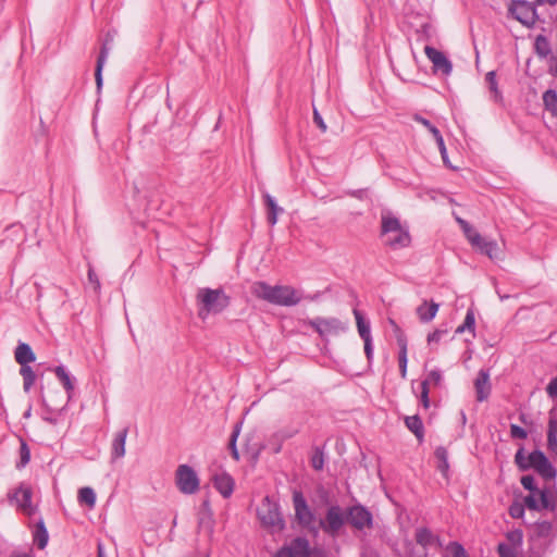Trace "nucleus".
Wrapping results in <instances>:
<instances>
[{"mask_svg":"<svg viewBox=\"0 0 557 557\" xmlns=\"http://www.w3.org/2000/svg\"><path fill=\"white\" fill-rule=\"evenodd\" d=\"M128 434V428L119 431L111 444V458L113 460L122 458L125 455V442Z\"/></svg>","mask_w":557,"mask_h":557,"instance_id":"22","label":"nucleus"},{"mask_svg":"<svg viewBox=\"0 0 557 557\" xmlns=\"http://www.w3.org/2000/svg\"><path fill=\"white\" fill-rule=\"evenodd\" d=\"M543 103L545 110L550 112V114L557 117V91L554 89H548L543 94Z\"/></svg>","mask_w":557,"mask_h":557,"instance_id":"33","label":"nucleus"},{"mask_svg":"<svg viewBox=\"0 0 557 557\" xmlns=\"http://www.w3.org/2000/svg\"><path fill=\"white\" fill-rule=\"evenodd\" d=\"M215 520L213 515H198L197 529L203 532L210 542L213 541Z\"/></svg>","mask_w":557,"mask_h":557,"instance_id":"28","label":"nucleus"},{"mask_svg":"<svg viewBox=\"0 0 557 557\" xmlns=\"http://www.w3.org/2000/svg\"><path fill=\"white\" fill-rule=\"evenodd\" d=\"M20 374L23 377V389L28 393L36 381V373L30 366H23L20 369Z\"/></svg>","mask_w":557,"mask_h":557,"instance_id":"36","label":"nucleus"},{"mask_svg":"<svg viewBox=\"0 0 557 557\" xmlns=\"http://www.w3.org/2000/svg\"><path fill=\"white\" fill-rule=\"evenodd\" d=\"M393 233H397V237H387L384 242L385 246L393 250L410 246L411 236L408 227L403 226L399 219L391 212H383L381 215V236H386Z\"/></svg>","mask_w":557,"mask_h":557,"instance_id":"7","label":"nucleus"},{"mask_svg":"<svg viewBox=\"0 0 557 557\" xmlns=\"http://www.w3.org/2000/svg\"><path fill=\"white\" fill-rule=\"evenodd\" d=\"M52 371L63 385L67 394V400L71 399V395L74 391V377L71 376V374L66 371L65 367L62 364L53 368Z\"/></svg>","mask_w":557,"mask_h":557,"instance_id":"26","label":"nucleus"},{"mask_svg":"<svg viewBox=\"0 0 557 557\" xmlns=\"http://www.w3.org/2000/svg\"><path fill=\"white\" fill-rule=\"evenodd\" d=\"M405 425L414 434L419 443L424 441V426L419 414L405 417Z\"/></svg>","mask_w":557,"mask_h":557,"instance_id":"25","label":"nucleus"},{"mask_svg":"<svg viewBox=\"0 0 557 557\" xmlns=\"http://www.w3.org/2000/svg\"><path fill=\"white\" fill-rule=\"evenodd\" d=\"M20 460L16 462V469L21 470L26 467L30 460V448L24 438H20Z\"/></svg>","mask_w":557,"mask_h":557,"instance_id":"38","label":"nucleus"},{"mask_svg":"<svg viewBox=\"0 0 557 557\" xmlns=\"http://www.w3.org/2000/svg\"><path fill=\"white\" fill-rule=\"evenodd\" d=\"M407 338H403V336H398V347H399V354H398V364H399V372L403 379L407 375Z\"/></svg>","mask_w":557,"mask_h":557,"instance_id":"32","label":"nucleus"},{"mask_svg":"<svg viewBox=\"0 0 557 557\" xmlns=\"http://www.w3.org/2000/svg\"><path fill=\"white\" fill-rule=\"evenodd\" d=\"M33 541L34 544L39 549H45L46 546L48 545L49 533L42 518H40L35 525V529L33 531Z\"/></svg>","mask_w":557,"mask_h":557,"instance_id":"24","label":"nucleus"},{"mask_svg":"<svg viewBox=\"0 0 557 557\" xmlns=\"http://www.w3.org/2000/svg\"><path fill=\"white\" fill-rule=\"evenodd\" d=\"M242 424H243V422H237L235 424V426L232 431L231 437H230V443H228V448L231 450V455L235 460L239 459V453H238V449L236 446V442H237L238 435L240 433Z\"/></svg>","mask_w":557,"mask_h":557,"instance_id":"42","label":"nucleus"},{"mask_svg":"<svg viewBox=\"0 0 557 557\" xmlns=\"http://www.w3.org/2000/svg\"><path fill=\"white\" fill-rule=\"evenodd\" d=\"M42 405L49 411V414L42 417L44 421H46L52 425L58 424V419L53 416L52 409L48 407L45 399H42Z\"/></svg>","mask_w":557,"mask_h":557,"instance_id":"56","label":"nucleus"},{"mask_svg":"<svg viewBox=\"0 0 557 557\" xmlns=\"http://www.w3.org/2000/svg\"><path fill=\"white\" fill-rule=\"evenodd\" d=\"M198 515H213L209 498L202 500Z\"/></svg>","mask_w":557,"mask_h":557,"instance_id":"57","label":"nucleus"},{"mask_svg":"<svg viewBox=\"0 0 557 557\" xmlns=\"http://www.w3.org/2000/svg\"><path fill=\"white\" fill-rule=\"evenodd\" d=\"M212 484L224 498H228L234 492L235 481L231 474L222 472L212 476Z\"/></svg>","mask_w":557,"mask_h":557,"instance_id":"17","label":"nucleus"},{"mask_svg":"<svg viewBox=\"0 0 557 557\" xmlns=\"http://www.w3.org/2000/svg\"><path fill=\"white\" fill-rule=\"evenodd\" d=\"M510 436L515 440H524L528 437V432L523 428L511 424L510 425Z\"/></svg>","mask_w":557,"mask_h":557,"instance_id":"51","label":"nucleus"},{"mask_svg":"<svg viewBox=\"0 0 557 557\" xmlns=\"http://www.w3.org/2000/svg\"><path fill=\"white\" fill-rule=\"evenodd\" d=\"M287 548L290 549V555L293 557H311L312 547L310 546V542L305 536H296L290 541L289 544H286Z\"/></svg>","mask_w":557,"mask_h":557,"instance_id":"19","label":"nucleus"},{"mask_svg":"<svg viewBox=\"0 0 557 557\" xmlns=\"http://www.w3.org/2000/svg\"><path fill=\"white\" fill-rule=\"evenodd\" d=\"M251 292L257 298L276 306L292 307L301 300L297 290L288 285L272 286L267 282L259 281L252 285Z\"/></svg>","mask_w":557,"mask_h":557,"instance_id":"2","label":"nucleus"},{"mask_svg":"<svg viewBox=\"0 0 557 557\" xmlns=\"http://www.w3.org/2000/svg\"><path fill=\"white\" fill-rule=\"evenodd\" d=\"M554 525L550 521H537L534 524V534L530 536V540L533 541L536 539H554Z\"/></svg>","mask_w":557,"mask_h":557,"instance_id":"29","label":"nucleus"},{"mask_svg":"<svg viewBox=\"0 0 557 557\" xmlns=\"http://www.w3.org/2000/svg\"><path fill=\"white\" fill-rule=\"evenodd\" d=\"M311 557H329L326 552L320 547H313Z\"/></svg>","mask_w":557,"mask_h":557,"instance_id":"63","label":"nucleus"},{"mask_svg":"<svg viewBox=\"0 0 557 557\" xmlns=\"http://www.w3.org/2000/svg\"><path fill=\"white\" fill-rule=\"evenodd\" d=\"M32 487L24 483H21L16 490L8 494V499L10 502H16L18 507L23 510H27L32 507Z\"/></svg>","mask_w":557,"mask_h":557,"instance_id":"16","label":"nucleus"},{"mask_svg":"<svg viewBox=\"0 0 557 557\" xmlns=\"http://www.w3.org/2000/svg\"><path fill=\"white\" fill-rule=\"evenodd\" d=\"M466 237L471 246L481 255H485L490 259L497 257L498 245L496 240L481 236L474 228L466 230Z\"/></svg>","mask_w":557,"mask_h":557,"instance_id":"12","label":"nucleus"},{"mask_svg":"<svg viewBox=\"0 0 557 557\" xmlns=\"http://www.w3.org/2000/svg\"><path fill=\"white\" fill-rule=\"evenodd\" d=\"M274 557H293V555H290V549L287 548L286 545H283L276 550Z\"/></svg>","mask_w":557,"mask_h":557,"instance_id":"60","label":"nucleus"},{"mask_svg":"<svg viewBox=\"0 0 557 557\" xmlns=\"http://www.w3.org/2000/svg\"><path fill=\"white\" fill-rule=\"evenodd\" d=\"M420 386H421V394H420L421 405L424 409H429L431 406V401H430V397H429L430 388L426 387L425 382H421Z\"/></svg>","mask_w":557,"mask_h":557,"instance_id":"50","label":"nucleus"},{"mask_svg":"<svg viewBox=\"0 0 557 557\" xmlns=\"http://www.w3.org/2000/svg\"><path fill=\"white\" fill-rule=\"evenodd\" d=\"M422 382L426 383V387H429L430 384L434 386H441L443 382L442 372L438 369H433L428 373L425 380H423Z\"/></svg>","mask_w":557,"mask_h":557,"instance_id":"44","label":"nucleus"},{"mask_svg":"<svg viewBox=\"0 0 557 557\" xmlns=\"http://www.w3.org/2000/svg\"><path fill=\"white\" fill-rule=\"evenodd\" d=\"M15 361L21 366H29L36 361V355L29 344L20 342L14 350Z\"/></svg>","mask_w":557,"mask_h":557,"instance_id":"20","label":"nucleus"},{"mask_svg":"<svg viewBox=\"0 0 557 557\" xmlns=\"http://www.w3.org/2000/svg\"><path fill=\"white\" fill-rule=\"evenodd\" d=\"M196 304L198 306V317L205 320L209 314L223 312L231 305V297L225 294L222 287H201L197 290Z\"/></svg>","mask_w":557,"mask_h":557,"instance_id":"3","label":"nucleus"},{"mask_svg":"<svg viewBox=\"0 0 557 557\" xmlns=\"http://www.w3.org/2000/svg\"><path fill=\"white\" fill-rule=\"evenodd\" d=\"M515 463L520 471L533 469L545 480H554L557 475V469L540 449L531 451L529 456L525 457L524 447L520 446L515 455Z\"/></svg>","mask_w":557,"mask_h":557,"instance_id":"5","label":"nucleus"},{"mask_svg":"<svg viewBox=\"0 0 557 557\" xmlns=\"http://www.w3.org/2000/svg\"><path fill=\"white\" fill-rule=\"evenodd\" d=\"M534 51L542 59L553 55L550 42L545 35L540 34L536 36Z\"/></svg>","mask_w":557,"mask_h":557,"instance_id":"30","label":"nucleus"},{"mask_svg":"<svg viewBox=\"0 0 557 557\" xmlns=\"http://www.w3.org/2000/svg\"><path fill=\"white\" fill-rule=\"evenodd\" d=\"M525 504H521L519 502H513L510 506H509V515L515 518V519H520L524 516V512H525Z\"/></svg>","mask_w":557,"mask_h":557,"instance_id":"48","label":"nucleus"},{"mask_svg":"<svg viewBox=\"0 0 557 557\" xmlns=\"http://www.w3.org/2000/svg\"><path fill=\"white\" fill-rule=\"evenodd\" d=\"M114 33L108 32L102 40L100 51L97 58L96 62V69H95V79H96V86L97 91L100 92L102 85H103V77H102V71L103 66L107 62V59L109 57V52L111 50L112 44L114 41Z\"/></svg>","mask_w":557,"mask_h":557,"instance_id":"14","label":"nucleus"},{"mask_svg":"<svg viewBox=\"0 0 557 557\" xmlns=\"http://www.w3.org/2000/svg\"><path fill=\"white\" fill-rule=\"evenodd\" d=\"M308 325L312 327L321 338H325L330 335H338L347 330V326L337 318L317 317L309 320Z\"/></svg>","mask_w":557,"mask_h":557,"instance_id":"11","label":"nucleus"},{"mask_svg":"<svg viewBox=\"0 0 557 557\" xmlns=\"http://www.w3.org/2000/svg\"><path fill=\"white\" fill-rule=\"evenodd\" d=\"M77 498L81 504H86L90 508H92L96 505L97 500V496L94 488L89 486L79 488Z\"/></svg>","mask_w":557,"mask_h":557,"instance_id":"37","label":"nucleus"},{"mask_svg":"<svg viewBox=\"0 0 557 557\" xmlns=\"http://www.w3.org/2000/svg\"><path fill=\"white\" fill-rule=\"evenodd\" d=\"M391 324L394 327V333H395L397 342H398V336H403V338H407L405 333L403 332V330L399 327V325L394 320H391Z\"/></svg>","mask_w":557,"mask_h":557,"instance_id":"62","label":"nucleus"},{"mask_svg":"<svg viewBox=\"0 0 557 557\" xmlns=\"http://www.w3.org/2000/svg\"><path fill=\"white\" fill-rule=\"evenodd\" d=\"M313 122L323 133L326 132V124L317 109L313 110Z\"/></svg>","mask_w":557,"mask_h":557,"instance_id":"54","label":"nucleus"},{"mask_svg":"<svg viewBox=\"0 0 557 557\" xmlns=\"http://www.w3.org/2000/svg\"><path fill=\"white\" fill-rule=\"evenodd\" d=\"M546 394L553 398H557V375L554 376L545 387Z\"/></svg>","mask_w":557,"mask_h":557,"instance_id":"52","label":"nucleus"},{"mask_svg":"<svg viewBox=\"0 0 557 557\" xmlns=\"http://www.w3.org/2000/svg\"><path fill=\"white\" fill-rule=\"evenodd\" d=\"M262 197L264 200V206L268 211L267 212L268 223L273 226L277 222L278 213H282L284 210L282 207H280L276 203V200L269 193H264Z\"/></svg>","mask_w":557,"mask_h":557,"instance_id":"23","label":"nucleus"},{"mask_svg":"<svg viewBox=\"0 0 557 557\" xmlns=\"http://www.w3.org/2000/svg\"><path fill=\"white\" fill-rule=\"evenodd\" d=\"M414 121L422 124L433 135L434 139L442 135L440 129L434 124H432L431 121H429L428 119L419 114H416Z\"/></svg>","mask_w":557,"mask_h":557,"instance_id":"46","label":"nucleus"},{"mask_svg":"<svg viewBox=\"0 0 557 557\" xmlns=\"http://www.w3.org/2000/svg\"><path fill=\"white\" fill-rule=\"evenodd\" d=\"M549 60L553 64L549 66L548 73L552 76L557 77V55H550Z\"/></svg>","mask_w":557,"mask_h":557,"instance_id":"61","label":"nucleus"},{"mask_svg":"<svg viewBox=\"0 0 557 557\" xmlns=\"http://www.w3.org/2000/svg\"><path fill=\"white\" fill-rule=\"evenodd\" d=\"M474 387L476 392V400L484 401L491 394L490 372L488 370L481 369L474 380Z\"/></svg>","mask_w":557,"mask_h":557,"instance_id":"18","label":"nucleus"},{"mask_svg":"<svg viewBox=\"0 0 557 557\" xmlns=\"http://www.w3.org/2000/svg\"><path fill=\"white\" fill-rule=\"evenodd\" d=\"M516 547L510 546L507 543H499L497 545V553L499 557H517Z\"/></svg>","mask_w":557,"mask_h":557,"instance_id":"49","label":"nucleus"},{"mask_svg":"<svg viewBox=\"0 0 557 557\" xmlns=\"http://www.w3.org/2000/svg\"><path fill=\"white\" fill-rule=\"evenodd\" d=\"M547 445L557 454V419H550L548 422Z\"/></svg>","mask_w":557,"mask_h":557,"instance_id":"41","label":"nucleus"},{"mask_svg":"<svg viewBox=\"0 0 557 557\" xmlns=\"http://www.w3.org/2000/svg\"><path fill=\"white\" fill-rule=\"evenodd\" d=\"M435 141H436L437 148L440 150V153H441V157H442L444 165L449 168V169H455V166H453L450 164V161H449V158H448V153H447V149H446L443 136L441 135V136L436 137Z\"/></svg>","mask_w":557,"mask_h":557,"instance_id":"45","label":"nucleus"},{"mask_svg":"<svg viewBox=\"0 0 557 557\" xmlns=\"http://www.w3.org/2000/svg\"><path fill=\"white\" fill-rule=\"evenodd\" d=\"M438 309L440 304L433 300L430 302L423 300V302L417 307L416 313L421 323H429L436 317Z\"/></svg>","mask_w":557,"mask_h":557,"instance_id":"21","label":"nucleus"},{"mask_svg":"<svg viewBox=\"0 0 557 557\" xmlns=\"http://www.w3.org/2000/svg\"><path fill=\"white\" fill-rule=\"evenodd\" d=\"M466 331H469V332H471L474 335V331H475V315H474L473 308H469L467 310L463 323L456 329L455 333L456 334H462Z\"/></svg>","mask_w":557,"mask_h":557,"instance_id":"35","label":"nucleus"},{"mask_svg":"<svg viewBox=\"0 0 557 557\" xmlns=\"http://www.w3.org/2000/svg\"><path fill=\"white\" fill-rule=\"evenodd\" d=\"M88 280L94 285L95 289H99L100 288L99 278H98L97 274L95 273V271L92 269L88 270Z\"/></svg>","mask_w":557,"mask_h":557,"instance_id":"58","label":"nucleus"},{"mask_svg":"<svg viewBox=\"0 0 557 557\" xmlns=\"http://www.w3.org/2000/svg\"><path fill=\"white\" fill-rule=\"evenodd\" d=\"M520 483L524 490L530 492V494L524 497V504L529 510H556L557 496L548 488L540 490L532 474L521 476Z\"/></svg>","mask_w":557,"mask_h":557,"instance_id":"4","label":"nucleus"},{"mask_svg":"<svg viewBox=\"0 0 557 557\" xmlns=\"http://www.w3.org/2000/svg\"><path fill=\"white\" fill-rule=\"evenodd\" d=\"M352 313L356 319V324H357L359 336L362 338L363 342L368 341V339L369 341L372 339L371 325H370L369 320H367L364 314L356 308L352 310Z\"/></svg>","mask_w":557,"mask_h":557,"instance_id":"27","label":"nucleus"},{"mask_svg":"<svg viewBox=\"0 0 557 557\" xmlns=\"http://www.w3.org/2000/svg\"><path fill=\"white\" fill-rule=\"evenodd\" d=\"M261 524L265 528L285 529V520L280 511V505L272 502L269 496L262 499L261 507L257 511Z\"/></svg>","mask_w":557,"mask_h":557,"instance_id":"8","label":"nucleus"},{"mask_svg":"<svg viewBox=\"0 0 557 557\" xmlns=\"http://www.w3.org/2000/svg\"><path fill=\"white\" fill-rule=\"evenodd\" d=\"M364 354L368 360L369 366L372 363L373 360V344L372 339L364 341Z\"/></svg>","mask_w":557,"mask_h":557,"instance_id":"55","label":"nucleus"},{"mask_svg":"<svg viewBox=\"0 0 557 557\" xmlns=\"http://www.w3.org/2000/svg\"><path fill=\"white\" fill-rule=\"evenodd\" d=\"M506 539L512 547H521L523 543V532L521 529H515L506 533Z\"/></svg>","mask_w":557,"mask_h":557,"instance_id":"43","label":"nucleus"},{"mask_svg":"<svg viewBox=\"0 0 557 557\" xmlns=\"http://www.w3.org/2000/svg\"><path fill=\"white\" fill-rule=\"evenodd\" d=\"M414 539H416V542L417 544H419L421 547H422V552L419 553L417 550H414L417 554H423V553H426L429 555V548H432V547H436V548H442L443 547V542L441 540V537L436 534H434L429 528L426 527H421V528H418L416 530V534H414ZM410 548H413L416 549L411 543H409L407 546H406V552H405V555L407 554V552L410 549Z\"/></svg>","mask_w":557,"mask_h":557,"instance_id":"13","label":"nucleus"},{"mask_svg":"<svg viewBox=\"0 0 557 557\" xmlns=\"http://www.w3.org/2000/svg\"><path fill=\"white\" fill-rule=\"evenodd\" d=\"M445 334H447V330L436 329L434 332L429 333L426 341L429 344L438 343Z\"/></svg>","mask_w":557,"mask_h":557,"instance_id":"53","label":"nucleus"},{"mask_svg":"<svg viewBox=\"0 0 557 557\" xmlns=\"http://www.w3.org/2000/svg\"><path fill=\"white\" fill-rule=\"evenodd\" d=\"M293 436V433L277 432L274 433L269 440L268 445L273 454H278L282 450L283 442Z\"/></svg>","mask_w":557,"mask_h":557,"instance_id":"34","label":"nucleus"},{"mask_svg":"<svg viewBox=\"0 0 557 557\" xmlns=\"http://www.w3.org/2000/svg\"><path fill=\"white\" fill-rule=\"evenodd\" d=\"M434 456L437 460V470L447 478L449 471L448 451L444 446L436 447Z\"/></svg>","mask_w":557,"mask_h":557,"instance_id":"31","label":"nucleus"},{"mask_svg":"<svg viewBox=\"0 0 557 557\" xmlns=\"http://www.w3.org/2000/svg\"><path fill=\"white\" fill-rule=\"evenodd\" d=\"M177 488L187 495L196 493L199 488V478L196 471L188 465H181L175 472Z\"/></svg>","mask_w":557,"mask_h":557,"instance_id":"10","label":"nucleus"},{"mask_svg":"<svg viewBox=\"0 0 557 557\" xmlns=\"http://www.w3.org/2000/svg\"><path fill=\"white\" fill-rule=\"evenodd\" d=\"M509 13L527 27H532L539 20L535 2L527 0H512L508 7Z\"/></svg>","mask_w":557,"mask_h":557,"instance_id":"9","label":"nucleus"},{"mask_svg":"<svg viewBox=\"0 0 557 557\" xmlns=\"http://www.w3.org/2000/svg\"><path fill=\"white\" fill-rule=\"evenodd\" d=\"M485 81L487 83L490 91L493 94L494 100L499 102L503 100L502 92L498 89L497 81H496V72L490 71L485 75Z\"/></svg>","mask_w":557,"mask_h":557,"instance_id":"40","label":"nucleus"},{"mask_svg":"<svg viewBox=\"0 0 557 557\" xmlns=\"http://www.w3.org/2000/svg\"><path fill=\"white\" fill-rule=\"evenodd\" d=\"M401 557H428L426 553L423 554H417L413 548H410L406 555Z\"/></svg>","mask_w":557,"mask_h":557,"instance_id":"64","label":"nucleus"},{"mask_svg":"<svg viewBox=\"0 0 557 557\" xmlns=\"http://www.w3.org/2000/svg\"><path fill=\"white\" fill-rule=\"evenodd\" d=\"M324 459H325L324 447H320V446L313 447L312 455L310 458L311 467L317 471L322 470L324 468Z\"/></svg>","mask_w":557,"mask_h":557,"instance_id":"39","label":"nucleus"},{"mask_svg":"<svg viewBox=\"0 0 557 557\" xmlns=\"http://www.w3.org/2000/svg\"><path fill=\"white\" fill-rule=\"evenodd\" d=\"M9 557H35V554L32 548H29L27 552H17L14 550L10 554Z\"/></svg>","mask_w":557,"mask_h":557,"instance_id":"59","label":"nucleus"},{"mask_svg":"<svg viewBox=\"0 0 557 557\" xmlns=\"http://www.w3.org/2000/svg\"><path fill=\"white\" fill-rule=\"evenodd\" d=\"M424 53L433 64L432 70L434 74L440 73L444 76H448L451 74L453 63L444 52L437 50L434 47L425 46Z\"/></svg>","mask_w":557,"mask_h":557,"instance_id":"15","label":"nucleus"},{"mask_svg":"<svg viewBox=\"0 0 557 557\" xmlns=\"http://www.w3.org/2000/svg\"><path fill=\"white\" fill-rule=\"evenodd\" d=\"M346 523L357 531L372 529L373 515L360 503L347 507L346 510L336 504L326 509L324 518H320L322 531L331 537L338 536Z\"/></svg>","mask_w":557,"mask_h":557,"instance_id":"1","label":"nucleus"},{"mask_svg":"<svg viewBox=\"0 0 557 557\" xmlns=\"http://www.w3.org/2000/svg\"><path fill=\"white\" fill-rule=\"evenodd\" d=\"M292 499L297 524L312 537H318L320 531H322L320 519L317 518L315 512L310 508L304 493L295 490Z\"/></svg>","mask_w":557,"mask_h":557,"instance_id":"6","label":"nucleus"},{"mask_svg":"<svg viewBox=\"0 0 557 557\" xmlns=\"http://www.w3.org/2000/svg\"><path fill=\"white\" fill-rule=\"evenodd\" d=\"M446 550L451 554V557H468L465 547L456 541L450 542L447 545Z\"/></svg>","mask_w":557,"mask_h":557,"instance_id":"47","label":"nucleus"}]
</instances>
